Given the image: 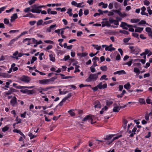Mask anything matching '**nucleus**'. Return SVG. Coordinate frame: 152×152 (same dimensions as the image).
Segmentation results:
<instances>
[{
    "instance_id": "f257e3e1",
    "label": "nucleus",
    "mask_w": 152,
    "mask_h": 152,
    "mask_svg": "<svg viewBox=\"0 0 152 152\" xmlns=\"http://www.w3.org/2000/svg\"><path fill=\"white\" fill-rule=\"evenodd\" d=\"M44 7V6H37L36 5L34 4L32 7L33 8L31 10L30 7H28L25 9L23 11L26 13L31 11L33 13H39L41 11V10H39V9H41Z\"/></svg>"
},
{
    "instance_id": "f03ea898",
    "label": "nucleus",
    "mask_w": 152,
    "mask_h": 152,
    "mask_svg": "<svg viewBox=\"0 0 152 152\" xmlns=\"http://www.w3.org/2000/svg\"><path fill=\"white\" fill-rule=\"evenodd\" d=\"M107 85L106 83H105L102 85V82H100L97 86L92 88L93 91L95 92L97 91L98 88L100 89H102L106 88H107Z\"/></svg>"
},
{
    "instance_id": "7ed1b4c3",
    "label": "nucleus",
    "mask_w": 152,
    "mask_h": 152,
    "mask_svg": "<svg viewBox=\"0 0 152 152\" xmlns=\"http://www.w3.org/2000/svg\"><path fill=\"white\" fill-rule=\"evenodd\" d=\"M98 78V76L96 74H91L86 81L87 82L96 81Z\"/></svg>"
},
{
    "instance_id": "20e7f679",
    "label": "nucleus",
    "mask_w": 152,
    "mask_h": 152,
    "mask_svg": "<svg viewBox=\"0 0 152 152\" xmlns=\"http://www.w3.org/2000/svg\"><path fill=\"white\" fill-rule=\"evenodd\" d=\"M94 117L91 114L87 115L84 118V119L82 120V121L84 122L86 121H90L91 122V124H93L96 122H93Z\"/></svg>"
},
{
    "instance_id": "39448f33",
    "label": "nucleus",
    "mask_w": 152,
    "mask_h": 152,
    "mask_svg": "<svg viewBox=\"0 0 152 152\" xmlns=\"http://www.w3.org/2000/svg\"><path fill=\"white\" fill-rule=\"evenodd\" d=\"M20 80L25 83H28L30 80V78L27 76L23 75L20 78Z\"/></svg>"
},
{
    "instance_id": "423d86ee",
    "label": "nucleus",
    "mask_w": 152,
    "mask_h": 152,
    "mask_svg": "<svg viewBox=\"0 0 152 152\" xmlns=\"http://www.w3.org/2000/svg\"><path fill=\"white\" fill-rule=\"evenodd\" d=\"M10 103L13 107H15L18 105L17 98L15 96H14L10 101Z\"/></svg>"
},
{
    "instance_id": "0eeeda50",
    "label": "nucleus",
    "mask_w": 152,
    "mask_h": 152,
    "mask_svg": "<svg viewBox=\"0 0 152 152\" xmlns=\"http://www.w3.org/2000/svg\"><path fill=\"white\" fill-rule=\"evenodd\" d=\"M113 106H114V107L113 109V112H118L120 110L119 106H118L117 104L116 103L114 104Z\"/></svg>"
},
{
    "instance_id": "6e6552de",
    "label": "nucleus",
    "mask_w": 152,
    "mask_h": 152,
    "mask_svg": "<svg viewBox=\"0 0 152 152\" xmlns=\"http://www.w3.org/2000/svg\"><path fill=\"white\" fill-rule=\"evenodd\" d=\"M17 91V90H15V89L13 88H10V90L8 91V92L6 93V94L7 95H10L12 93L14 92H16Z\"/></svg>"
},
{
    "instance_id": "1a4fd4ad",
    "label": "nucleus",
    "mask_w": 152,
    "mask_h": 152,
    "mask_svg": "<svg viewBox=\"0 0 152 152\" xmlns=\"http://www.w3.org/2000/svg\"><path fill=\"white\" fill-rule=\"evenodd\" d=\"M122 135H119L117 136V137H114L111 141L110 142L108 141L107 142H106V144L107 145H110V144L112 142H113L114 140L117 139L118 138H119L120 137H122Z\"/></svg>"
},
{
    "instance_id": "9d476101",
    "label": "nucleus",
    "mask_w": 152,
    "mask_h": 152,
    "mask_svg": "<svg viewBox=\"0 0 152 152\" xmlns=\"http://www.w3.org/2000/svg\"><path fill=\"white\" fill-rule=\"evenodd\" d=\"M94 107L95 108H101V104L99 101L97 100L94 102Z\"/></svg>"
},
{
    "instance_id": "9b49d317",
    "label": "nucleus",
    "mask_w": 152,
    "mask_h": 152,
    "mask_svg": "<svg viewBox=\"0 0 152 152\" xmlns=\"http://www.w3.org/2000/svg\"><path fill=\"white\" fill-rule=\"evenodd\" d=\"M18 16L17 13H15L11 17L10 22L12 23L14 22L15 20L18 18Z\"/></svg>"
},
{
    "instance_id": "f8f14e48",
    "label": "nucleus",
    "mask_w": 152,
    "mask_h": 152,
    "mask_svg": "<svg viewBox=\"0 0 152 152\" xmlns=\"http://www.w3.org/2000/svg\"><path fill=\"white\" fill-rule=\"evenodd\" d=\"M137 130V127H136V126H135L132 130L131 131V133L129 135V136L130 137H133L134 136V134H136L135 132H136Z\"/></svg>"
},
{
    "instance_id": "ddd939ff",
    "label": "nucleus",
    "mask_w": 152,
    "mask_h": 152,
    "mask_svg": "<svg viewBox=\"0 0 152 152\" xmlns=\"http://www.w3.org/2000/svg\"><path fill=\"white\" fill-rule=\"evenodd\" d=\"M55 75H60L61 76L63 77H61V79H67L68 78H72L73 77L72 76H66L64 77V75L63 74H57V73H55Z\"/></svg>"
},
{
    "instance_id": "4468645a",
    "label": "nucleus",
    "mask_w": 152,
    "mask_h": 152,
    "mask_svg": "<svg viewBox=\"0 0 152 152\" xmlns=\"http://www.w3.org/2000/svg\"><path fill=\"white\" fill-rule=\"evenodd\" d=\"M130 49L131 50V51L132 53H135L136 54H137L139 53V51H137V53H136L135 51L136 50H139L138 48H137L135 49H134V47L132 46H130L129 47Z\"/></svg>"
},
{
    "instance_id": "2eb2a0df",
    "label": "nucleus",
    "mask_w": 152,
    "mask_h": 152,
    "mask_svg": "<svg viewBox=\"0 0 152 152\" xmlns=\"http://www.w3.org/2000/svg\"><path fill=\"white\" fill-rule=\"evenodd\" d=\"M39 82L41 84H45L49 83V80L48 79H43L39 80Z\"/></svg>"
},
{
    "instance_id": "dca6fc26",
    "label": "nucleus",
    "mask_w": 152,
    "mask_h": 152,
    "mask_svg": "<svg viewBox=\"0 0 152 152\" xmlns=\"http://www.w3.org/2000/svg\"><path fill=\"white\" fill-rule=\"evenodd\" d=\"M115 136V134H110L109 135H106L104 138V139L105 140H109L111 139L112 137Z\"/></svg>"
},
{
    "instance_id": "f3484780",
    "label": "nucleus",
    "mask_w": 152,
    "mask_h": 152,
    "mask_svg": "<svg viewBox=\"0 0 152 152\" xmlns=\"http://www.w3.org/2000/svg\"><path fill=\"white\" fill-rule=\"evenodd\" d=\"M117 13L122 18L125 17L126 15V13L122 14L120 10H118Z\"/></svg>"
},
{
    "instance_id": "a211bd4d",
    "label": "nucleus",
    "mask_w": 152,
    "mask_h": 152,
    "mask_svg": "<svg viewBox=\"0 0 152 152\" xmlns=\"http://www.w3.org/2000/svg\"><path fill=\"white\" fill-rule=\"evenodd\" d=\"M105 50L106 51L108 50L109 51L111 52L112 51H114L115 50V48H109V47L107 45L105 47Z\"/></svg>"
},
{
    "instance_id": "6ab92c4d",
    "label": "nucleus",
    "mask_w": 152,
    "mask_h": 152,
    "mask_svg": "<svg viewBox=\"0 0 152 152\" xmlns=\"http://www.w3.org/2000/svg\"><path fill=\"white\" fill-rule=\"evenodd\" d=\"M143 28L138 27L137 29L135 30V31L136 32L141 33L143 31Z\"/></svg>"
},
{
    "instance_id": "aec40b11",
    "label": "nucleus",
    "mask_w": 152,
    "mask_h": 152,
    "mask_svg": "<svg viewBox=\"0 0 152 152\" xmlns=\"http://www.w3.org/2000/svg\"><path fill=\"white\" fill-rule=\"evenodd\" d=\"M23 17H29L30 18H33L34 17L33 14L31 13H29L26 15L23 16Z\"/></svg>"
},
{
    "instance_id": "412c9836",
    "label": "nucleus",
    "mask_w": 152,
    "mask_h": 152,
    "mask_svg": "<svg viewBox=\"0 0 152 152\" xmlns=\"http://www.w3.org/2000/svg\"><path fill=\"white\" fill-rule=\"evenodd\" d=\"M35 93V90H27V94L28 95L33 94Z\"/></svg>"
},
{
    "instance_id": "4be33fe9",
    "label": "nucleus",
    "mask_w": 152,
    "mask_h": 152,
    "mask_svg": "<svg viewBox=\"0 0 152 152\" xmlns=\"http://www.w3.org/2000/svg\"><path fill=\"white\" fill-rule=\"evenodd\" d=\"M100 69L103 71H106L107 69V68L106 66H101L100 67Z\"/></svg>"
},
{
    "instance_id": "5701e85b",
    "label": "nucleus",
    "mask_w": 152,
    "mask_h": 152,
    "mask_svg": "<svg viewBox=\"0 0 152 152\" xmlns=\"http://www.w3.org/2000/svg\"><path fill=\"white\" fill-rule=\"evenodd\" d=\"M49 57L50 58V60L53 62H55V57L53 56V55L52 54L49 55Z\"/></svg>"
},
{
    "instance_id": "b1692460",
    "label": "nucleus",
    "mask_w": 152,
    "mask_h": 152,
    "mask_svg": "<svg viewBox=\"0 0 152 152\" xmlns=\"http://www.w3.org/2000/svg\"><path fill=\"white\" fill-rule=\"evenodd\" d=\"M134 72L135 73H137V74H139L140 73V71L139 69L137 67H135L134 69Z\"/></svg>"
},
{
    "instance_id": "393cba45",
    "label": "nucleus",
    "mask_w": 152,
    "mask_h": 152,
    "mask_svg": "<svg viewBox=\"0 0 152 152\" xmlns=\"http://www.w3.org/2000/svg\"><path fill=\"white\" fill-rule=\"evenodd\" d=\"M140 20L139 19H132L130 21L132 23H137L139 22Z\"/></svg>"
},
{
    "instance_id": "a878e982",
    "label": "nucleus",
    "mask_w": 152,
    "mask_h": 152,
    "mask_svg": "<svg viewBox=\"0 0 152 152\" xmlns=\"http://www.w3.org/2000/svg\"><path fill=\"white\" fill-rule=\"evenodd\" d=\"M119 32L121 33H123L124 34L128 35L129 34L128 31L125 30H120Z\"/></svg>"
},
{
    "instance_id": "bb28decb",
    "label": "nucleus",
    "mask_w": 152,
    "mask_h": 152,
    "mask_svg": "<svg viewBox=\"0 0 152 152\" xmlns=\"http://www.w3.org/2000/svg\"><path fill=\"white\" fill-rule=\"evenodd\" d=\"M130 87V85L129 83H127L126 84H125L124 86V88L127 90L129 89Z\"/></svg>"
},
{
    "instance_id": "cd10ccee",
    "label": "nucleus",
    "mask_w": 152,
    "mask_h": 152,
    "mask_svg": "<svg viewBox=\"0 0 152 152\" xmlns=\"http://www.w3.org/2000/svg\"><path fill=\"white\" fill-rule=\"evenodd\" d=\"M28 136L30 137L31 139H32L36 137V136H35L33 135L32 133L29 132L28 134Z\"/></svg>"
},
{
    "instance_id": "c85d7f7f",
    "label": "nucleus",
    "mask_w": 152,
    "mask_h": 152,
    "mask_svg": "<svg viewBox=\"0 0 152 152\" xmlns=\"http://www.w3.org/2000/svg\"><path fill=\"white\" fill-rule=\"evenodd\" d=\"M57 79V77L56 76H54L53 77H51L49 79H48V80H49V82L50 81L53 82L56 79Z\"/></svg>"
},
{
    "instance_id": "c756f323",
    "label": "nucleus",
    "mask_w": 152,
    "mask_h": 152,
    "mask_svg": "<svg viewBox=\"0 0 152 152\" xmlns=\"http://www.w3.org/2000/svg\"><path fill=\"white\" fill-rule=\"evenodd\" d=\"M132 125V123H131L130 124H129L127 126V132L129 134H130L131 133V131L129 130V128L131 125Z\"/></svg>"
},
{
    "instance_id": "7c9ffc66",
    "label": "nucleus",
    "mask_w": 152,
    "mask_h": 152,
    "mask_svg": "<svg viewBox=\"0 0 152 152\" xmlns=\"http://www.w3.org/2000/svg\"><path fill=\"white\" fill-rule=\"evenodd\" d=\"M72 9H68V11L66 13L68 14L70 16H71L72 15Z\"/></svg>"
},
{
    "instance_id": "2f4dec72",
    "label": "nucleus",
    "mask_w": 152,
    "mask_h": 152,
    "mask_svg": "<svg viewBox=\"0 0 152 152\" xmlns=\"http://www.w3.org/2000/svg\"><path fill=\"white\" fill-rule=\"evenodd\" d=\"M138 24L139 25L146 24V25H148V23H146V21L144 20H141L140 22L138 23Z\"/></svg>"
},
{
    "instance_id": "473e14b6",
    "label": "nucleus",
    "mask_w": 152,
    "mask_h": 152,
    "mask_svg": "<svg viewBox=\"0 0 152 152\" xmlns=\"http://www.w3.org/2000/svg\"><path fill=\"white\" fill-rule=\"evenodd\" d=\"M132 61L133 60L131 59V60L129 62H127L125 64H123V65H127L129 66H130L132 64Z\"/></svg>"
},
{
    "instance_id": "72a5a7b5",
    "label": "nucleus",
    "mask_w": 152,
    "mask_h": 152,
    "mask_svg": "<svg viewBox=\"0 0 152 152\" xmlns=\"http://www.w3.org/2000/svg\"><path fill=\"white\" fill-rule=\"evenodd\" d=\"M43 22V21L42 19H41L40 20H39L37 22V26L40 25H42Z\"/></svg>"
},
{
    "instance_id": "f704fd0d",
    "label": "nucleus",
    "mask_w": 152,
    "mask_h": 152,
    "mask_svg": "<svg viewBox=\"0 0 152 152\" xmlns=\"http://www.w3.org/2000/svg\"><path fill=\"white\" fill-rule=\"evenodd\" d=\"M126 74V72L124 70L118 71V75H121V74Z\"/></svg>"
},
{
    "instance_id": "c9c22d12",
    "label": "nucleus",
    "mask_w": 152,
    "mask_h": 152,
    "mask_svg": "<svg viewBox=\"0 0 152 152\" xmlns=\"http://www.w3.org/2000/svg\"><path fill=\"white\" fill-rule=\"evenodd\" d=\"M139 101L140 103H141L142 104H145V101L144 99L142 98L140 99L139 100Z\"/></svg>"
},
{
    "instance_id": "e433bc0d",
    "label": "nucleus",
    "mask_w": 152,
    "mask_h": 152,
    "mask_svg": "<svg viewBox=\"0 0 152 152\" xmlns=\"http://www.w3.org/2000/svg\"><path fill=\"white\" fill-rule=\"evenodd\" d=\"M72 110H70L68 111V113L71 116H74L75 115V113L72 111Z\"/></svg>"
},
{
    "instance_id": "4c0bfd02",
    "label": "nucleus",
    "mask_w": 152,
    "mask_h": 152,
    "mask_svg": "<svg viewBox=\"0 0 152 152\" xmlns=\"http://www.w3.org/2000/svg\"><path fill=\"white\" fill-rule=\"evenodd\" d=\"M37 59V58L33 56L31 60V64H33L34 62L35 61H36Z\"/></svg>"
},
{
    "instance_id": "58836bf2",
    "label": "nucleus",
    "mask_w": 152,
    "mask_h": 152,
    "mask_svg": "<svg viewBox=\"0 0 152 152\" xmlns=\"http://www.w3.org/2000/svg\"><path fill=\"white\" fill-rule=\"evenodd\" d=\"M94 67H94V66H91L90 67L91 71L92 73H94L95 72L96 70L94 68Z\"/></svg>"
},
{
    "instance_id": "ea45409f",
    "label": "nucleus",
    "mask_w": 152,
    "mask_h": 152,
    "mask_svg": "<svg viewBox=\"0 0 152 152\" xmlns=\"http://www.w3.org/2000/svg\"><path fill=\"white\" fill-rule=\"evenodd\" d=\"M130 38H124L123 39V42L125 43H127L128 42V41L131 39Z\"/></svg>"
},
{
    "instance_id": "a19ab883",
    "label": "nucleus",
    "mask_w": 152,
    "mask_h": 152,
    "mask_svg": "<svg viewBox=\"0 0 152 152\" xmlns=\"http://www.w3.org/2000/svg\"><path fill=\"white\" fill-rule=\"evenodd\" d=\"M4 23L5 24L7 25L9 23V21L7 18H5L4 20Z\"/></svg>"
},
{
    "instance_id": "79ce46f5",
    "label": "nucleus",
    "mask_w": 152,
    "mask_h": 152,
    "mask_svg": "<svg viewBox=\"0 0 152 152\" xmlns=\"http://www.w3.org/2000/svg\"><path fill=\"white\" fill-rule=\"evenodd\" d=\"M148 12L149 15L152 14V10H151L150 7H148L147 8Z\"/></svg>"
},
{
    "instance_id": "37998d69",
    "label": "nucleus",
    "mask_w": 152,
    "mask_h": 152,
    "mask_svg": "<svg viewBox=\"0 0 152 152\" xmlns=\"http://www.w3.org/2000/svg\"><path fill=\"white\" fill-rule=\"evenodd\" d=\"M9 129V128L7 126H5L4 128H3L2 129V131L3 132H5L7 131Z\"/></svg>"
},
{
    "instance_id": "c03bdc74",
    "label": "nucleus",
    "mask_w": 152,
    "mask_h": 152,
    "mask_svg": "<svg viewBox=\"0 0 152 152\" xmlns=\"http://www.w3.org/2000/svg\"><path fill=\"white\" fill-rule=\"evenodd\" d=\"M132 35L134 37L136 38H137L138 39H139V35L138 34L136 33H132Z\"/></svg>"
},
{
    "instance_id": "a18cd8bd",
    "label": "nucleus",
    "mask_w": 152,
    "mask_h": 152,
    "mask_svg": "<svg viewBox=\"0 0 152 152\" xmlns=\"http://www.w3.org/2000/svg\"><path fill=\"white\" fill-rule=\"evenodd\" d=\"M52 20H50L48 21L45 22L43 23L42 25H47L48 24L51 23L52 22Z\"/></svg>"
},
{
    "instance_id": "49530a36",
    "label": "nucleus",
    "mask_w": 152,
    "mask_h": 152,
    "mask_svg": "<svg viewBox=\"0 0 152 152\" xmlns=\"http://www.w3.org/2000/svg\"><path fill=\"white\" fill-rule=\"evenodd\" d=\"M83 3V2L82 3L77 4L76 7H84V5H83L82 6H81V5Z\"/></svg>"
},
{
    "instance_id": "de8ad7c7",
    "label": "nucleus",
    "mask_w": 152,
    "mask_h": 152,
    "mask_svg": "<svg viewBox=\"0 0 152 152\" xmlns=\"http://www.w3.org/2000/svg\"><path fill=\"white\" fill-rule=\"evenodd\" d=\"M113 103V102L112 101H107L106 102V104L108 106H110V105L112 104Z\"/></svg>"
},
{
    "instance_id": "09e8293b",
    "label": "nucleus",
    "mask_w": 152,
    "mask_h": 152,
    "mask_svg": "<svg viewBox=\"0 0 152 152\" xmlns=\"http://www.w3.org/2000/svg\"><path fill=\"white\" fill-rule=\"evenodd\" d=\"M125 23H126L124 22H121V24L120 25V26L122 27L123 28H124V27H126V25L124 24Z\"/></svg>"
},
{
    "instance_id": "8fccbe9b",
    "label": "nucleus",
    "mask_w": 152,
    "mask_h": 152,
    "mask_svg": "<svg viewBox=\"0 0 152 152\" xmlns=\"http://www.w3.org/2000/svg\"><path fill=\"white\" fill-rule=\"evenodd\" d=\"M144 5L148 6L149 5L150 2L148 1L145 0L144 1Z\"/></svg>"
},
{
    "instance_id": "3c124183",
    "label": "nucleus",
    "mask_w": 152,
    "mask_h": 152,
    "mask_svg": "<svg viewBox=\"0 0 152 152\" xmlns=\"http://www.w3.org/2000/svg\"><path fill=\"white\" fill-rule=\"evenodd\" d=\"M44 42L47 43L51 44H53V41L50 40H45L44 41Z\"/></svg>"
},
{
    "instance_id": "603ef678",
    "label": "nucleus",
    "mask_w": 152,
    "mask_h": 152,
    "mask_svg": "<svg viewBox=\"0 0 152 152\" xmlns=\"http://www.w3.org/2000/svg\"><path fill=\"white\" fill-rule=\"evenodd\" d=\"M145 31L148 33L152 31L151 28L150 27H147L145 28Z\"/></svg>"
},
{
    "instance_id": "864d4df0",
    "label": "nucleus",
    "mask_w": 152,
    "mask_h": 152,
    "mask_svg": "<svg viewBox=\"0 0 152 152\" xmlns=\"http://www.w3.org/2000/svg\"><path fill=\"white\" fill-rule=\"evenodd\" d=\"M7 7H4L0 8V14L2 12L4 11L6 9Z\"/></svg>"
},
{
    "instance_id": "5fc2aeb1",
    "label": "nucleus",
    "mask_w": 152,
    "mask_h": 152,
    "mask_svg": "<svg viewBox=\"0 0 152 152\" xmlns=\"http://www.w3.org/2000/svg\"><path fill=\"white\" fill-rule=\"evenodd\" d=\"M19 31L18 30H10V31L9 33L10 34H11L12 33H15L16 32H18Z\"/></svg>"
},
{
    "instance_id": "6e6d98bb",
    "label": "nucleus",
    "mask_w": 152,
    "mask_h": 152,
    "mask_svg": "<svg viewBox=\"0 0 152 152\" xmlns=\"http://www.w3.org/2000/svg\"><path fill=\"white\" fill-rule=\"evenodd\" d=\"M107 76L106 75H102L100 78V80H102L103 79H105L106 80H107V79H105V78Z\"/></svg>"
},
{
    "instance_id": "4d7b16f0",
    "label": "nucleus",
    "mask_w": 152,
    "mask_h": 152,
    "mask_svg": "<svg viewBox=\"0 0 152 152\" xmlns=\"http://www.w3.org/2000/svg\"><path fill=\"white\" fill-rule=\"evenodd\" d=\"M134 65L139 67H141V64L140 63H134Z\"/></svg>"
},
{
    "instance_id": "13d9d810",
    "label": "nucleus",
    "mask_w": 152,
    "mask_h": 152,
    "mask_svg": "<svg viewBox=\"0 0 152 152\" xmlns=\"http://www.w3.org/2000/svg\"><path fill=\"white\" fill-rule=\"evenodd\" d=\"M83 10L82 9H80L79 11V16H81L83 14Z\"/></svg>"
},
{
    "instance_id": "bf43d9fd",
    "label": "nucleus",
    "mask_w": 152,
    "mask_h": 152,
    "mask_svg": "<svg viewBox=\"0 0 152 152\" xmlns=\"http://www.w3.org/2000/svg\"><path fill=\"white\" fill-rule=\"evenodd\" d=\"M27 90H28V89H25V90L22 89V90H20V91L21 92L23 93L24 94H26V93L27 94Z\"/></svg>"
},
{
    "instance_id": "052dcab7",
    "label": "nucleus",
    "mask_w": 152,
    "mask_h": 152,
    "mask_svg": "<svg viewBox=\"0 0 152 152\" xmlns=\"http://www.w3.org/2000/svg\"><path fill=\"white\" fill-rule=\"evenodd\" d=\"M92 60L94 61H96V60L99 61V58L97 57L96 56H95L93 58Z\"/></svg>"
},
{
    "instance_id": "680f3d73",
    "label": "nucleus",
    "mask_w": 152,
    "mask_h": 152,
    "mask_svg": "<svg viewBox=\"0 0 152 152\" xmlns=\"http://www.w3.org/2000/svg\"><path fill=\"white\" fill-rule=\"evenodd\" d=\"M83 34V32L81 31H78L77 32V36L78 37H80L81 36V35H82Z\"/></svg>"
},
{
    "instance_id": "e2e57ef3",
    "label": "nucleus",
    "mask_w": 152,
    "mask_h": 152,
    "mask_svg": "<svg viewBox=\"0 0 152 152\" xmlns=\"http://www.w3.org/2000/svg\"><path fill=\"white\" fill-rule=\"evenodd\" d=\"M100 62H102L103 61H104L105 60V58L104 56H102L100 58Z\"/></svg>"
},
{
    "instance_id": "0e129e2a",
    "label": "nucleus",
    "mask_w": 152,
    "mask_h": 152,
    "mask_svg": "<svg viewBox=\"0 0 152 152\" xmlns=\"http://www.w3.org/2000/svg\"><path fill=\"white\" fill-rule=\"evenodd\" d=\"M151 132H149L147 135L145 136V137L146 138H149V137H151Z\"/></svg>"
},
{
    "instance_id": "69168bd1",
    "label": "nucleus",
    "mask_w": 152,
    "mask_h": 152,
    "mask_svg": "<svg viewBox=\"0 0 152 152\" xmlns=\"http://www.w3.org/2000/svg\"><path fill=\"white\" fill-rule=\"evenodd\" d=\"M150 63L147 62L146 63V66H144V67L145 68H147L150 66Z\"/></svg>"
},
{
    "instance_id": "338daca9",
    "label": "nucleus",
    "mask_w": 152,
    "mask_h": 152,
    "mask_svg": "<svg viewBox=\"0 0 152 152\" xmlns=\"http://www.w3.org/2000/svg\"><path fill=\"white\" fill-rule=\"evenodd\" d=\"M114 24L116 25H119L118 21V20H114L113 23Z\"/></svg>"
},
{
    "instance_id": "774afa93",
    "label": "nucleus",
    "mask_w": 152,
    "mask_h": 152,
    "mask_svg": "<svg viewBox=\"0 0 152 152\" xmlns=\"http://www.w3.org/2000/svg\"><path fill=\"white\" fill-rule=\"evenodd\" d=\"M89 13V10H86L84 11V14L85 15H87Z\"/></svg>"
}]
</instances>
